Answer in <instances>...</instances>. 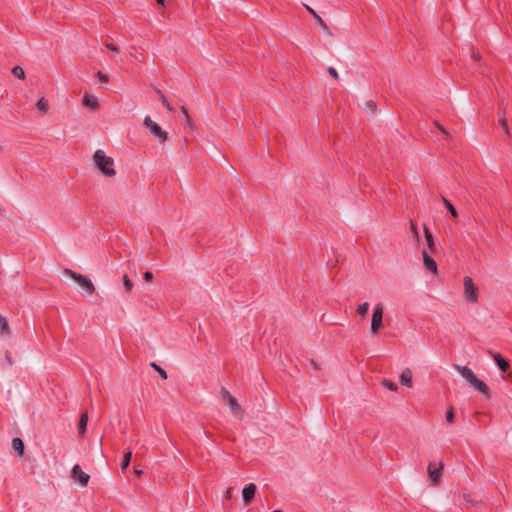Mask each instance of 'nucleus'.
Segmentation results:
<instances>
[{"label": "nucleus", "instance_id": "f257e3e1", "mask_svg": "<svg viewBox=\"0 0 512 512\" xmlns=\"http://www.w3.org/2000/svg\"><path fill=\"white\" fill-rule=\"evenodd\" d=\"M94 162L98 169L105 175V176H113L115 175V169L113 167L114 161L111 157L106 156L105 152L103 150H97L94 153L93 156Z\"/></svg>", "mask_w": 512, "mask_h": 512}, {"label": "nucleus", "instance_id": "f03ea898", "mask_svg": "<svg viewBox=\"0 0 512 512\" xmlns=\"http://www.w3.org/2000/svg\"><path fill=\"white\" fill-rule=\"evenodd\" d=\"M64 273L71 277L87 294L91 295L94 293L95 287L87 276L77 273L71 269H65Z\"/></svg>", "mask_w": 512, "mask_h": 512}, {"label": "nucleus", "instance_id": "7ed1b4c3", "mask_svg": "<svg viewBox=\"0 0 512 512\" xmlns=\"http://www.w3.org/2000/svg\"><path fill=\"white\" fill-rule=\"evenodd\" d=\"M143 123L147 128H149L151 135L161 144L167 141L168 133L154 122L150 116H145Z\"/></svg>", "mask_w": 512, "mask_h": 512}, {"label": "nucleus", "instance_id": "20e7f679", "mask_svg": "<svg viewBox=\"0 0 512 512\" xmlns=\"http://www.w3.org/2000/svg\"><path fill=\"white\" fill-rule=\"evenodd\" d=\"M464 296L467 301L476 303L478 301V288L474 284L472 278L464 277Z\"/></svg>", "mask_w": 512, "mask_h": 512}, {"label": "nucleus", "instance_id": "39448f33", "mask_svg": "<svg viewBox=\"0 0 512 512\" xmlns=\"http://www.w3.org/2000/svg\"><path fill=\"white\" fill-rule=\"evenodd\" d=\"M383 305L381 303H378L373 311L372 319H371V332L373 334H377L382 327L383 323Z\"/></svg>", "mask_w": 512, "mask_h": 512}, {"label": "nucleus", "instance_id": "423d86ee", "mask_svg": "<svg viewBox=\"0 0 512 512\" xmlns=\"http://www.w3.org/2000/svg\"><path fill=\"white\" fill-rule=\"evenodd\" d=\"M72 477L82 486H86L90 479V476L84 472L78 464L74 465L72 468Z\"/></svg>", "mask_w": 512, "mask_h": 512}, {"label": "nucleus", "instance_id": "0eeeda50", "mask_svg": "<svg viewBox=\"0 0 512 512\" xmlns=\"http://www.w3.org/2000/svg\"><path fill=\"white\" fill-rule=\"evenodd\" d=\"M453 368L459 372V374L469 383V385L472 383V381L477 378L476 374L467 366H461L458 364H454Z\"/></svg>", "mask_w": 512, "mask_h": 512}, {"label": "nucleus", "instance_id": "6e6552de", "mask_svg": "<svg viewBox=\"0 0 512 512\" xmlns=\"http://www.w3.org/2000/svg\"><path fill=\"white\" fill-rule=\"evenodd\" d=\"M422 258H423V263H424L425 268L428 271L432 272L433 274H437V272H438L437 263L433 258H431L428 255V251L426 249H424L422 251Z\"/></svg>", "mask_w": 512, "mask_h": 512}, {"label": "nucleus", "instance_id": "1a4fd4ad", "mask_svg": "<svg viewBox=\"0 0 512 512\" xmlns=\"http://www.w3.org/2000/svg\"><path fill=\"white\" fill-rule=\"evenodd\" d=\"M470 386L475 389L476 391H478L479 393H481L482 395H484L487 399L490 398V389L489 387L487 386V384L485 382H483L482 380L475 378L472 383L470 384Z\"/></svg>", "mask_w": 512, "mask_h": 512}, {"label": "nucleus", "instance_id": "9d476101", "mask_svg": "<svg viewBox=\"0 0 512 512\" xmlns=\"http://www.w3.org/2000/svg\"><path fill=\"white\" fill-rule=\"evenodd\" d=\"M222 394L223 397L227 399L228 405L234 413L241 412V406L237 402L236 398L233 397L228 390L222 388Z\"/></svg>", "mask_w": 512, "mask_h": 512}, {"label": "nucleus", "instance_id": "9b49d317", "mask_svg": "<svg viewBox=\"0 0 512 512\" xmlns=\"http://www.w3.org/2000/svg\"><path fill=\"white\" fill-rule=\"evenodd\" d=\"M442 469H443L442 463H439L438 466H436V464H434V463H429V465H428V474H429L430 479L434 483L438 482V480H439V478L441 476Z\"/></svg>", "mask_w": 512, "mask_h": 512}, {"label": "nucleus", "instance_id": "f8f14e48", "mask_svg": "<svg viewBox=\"0 0 512 512\" xmlns=\"http://www.w3.org/2000/svg\"><path fill=\"white\" fill-rule=\"evenodd\" d=\"M256 485L253 483L248 484L242 491L243 500L246 504L250 503L256 493Z\"/></svg>", "mask_w": 512, "mask_h": 512}, {"label": "nucleus", "instance_id": "ddd939ff", "mask_svg": "<svg viewBox=\"0 0 512 512\" xmlns=\"http://www.w3.org/2000/svg\"><path fill=\"white\" fill-rule=\"evenodd\" d=\"M489 354L493 357L496 364L498 365L499 369L502 372H506L509 368V363L499 354V353H492L489 351Z\"/></svg>", "mask_w": 512, "mask_h": 512}, {"label": "nucleus", "instance_id": "4468645a", "mask_svg": "<svg viewBox=\"0 0 512 512\" xmlns=\"http://www.w3.org/2000/svg\"><path fill=\"white\" fill-rule=\"evenodd\" d=\"M400 382L402 385L411 387L412 386V372L409 368L403 369L400 374Z\"/></svg>", "mask_w": 512, "mask_h": 512}, {"label": "nucleus", "instance_id": "2eb2a0df", "mask_svg": "<svg viewBox=\"0 0 512 512\" xmlns=\"http://www.w3.org/2000/svg\"><path fill=\"white\" fill-rule=\"evenodd\" d=\"M304 7L310 13V15L314 18V20L318 26H320L324 30L328 29L325 21L316 13V11L314 9H312L310 6H308L306 4H304Z\"/></svg>", "mask_w": 512, "mask_h": 512}, {"label": "nucleus", "instance_id": "dca6fc26", "mask_svg": "<svg viewBox=\"0 0 512 512\" xmlns=\"http://www.w3.org/2000/svg\"><path fill=\"white\" fill-rule=\"evenodd\" d=\"M424 235L427 242L428 250L433 253L435 251L436 245L434 242V238L432 233L430 232L429 228L424 225Z\"/></svg>", "mask_w": 512, "mask_h": 512}, {"label": "nucleus", "instance_id": "f3484780", "mask_svg": "<svg viewBox=\"0 0 512 512\" xmlns=\"http://www.w3.org/2000/svg\"><path fill=\"white\" fill-rule=\"evenodd\" d=\"M87 422H88V413L84 412L81 414V417L78 422V433L80 436H83L85 434Z\"/></svg>", "mask_w": 512, "mask_h": 512}, {"label": "nucleus", "instance_id": "a211bd4d", "mask_svg": "<svg viewBox=\"0 0 512 512\" xmlns=\"http://www.w3.org/2000/svg\"><path fill=\"white\" fill-rule=\"evenodd\" d=\"M83 104L92 110H96L99 107L97 99L91 98L87 94L83 97Z\"/></svg>", "mask_w": 512, "mask_h": 512}, {"label": "nucleus", "instance_id": "6ab92c4d", "mask_svg": "<svg viewBox=\"0 0 512 512\" xmlns=\"http://www.w3.org/2000/svg\"><path fill=\"white\" fill-rule=\"evenodd\" d=\"M0 334L3 336H7L10 334V327L8 321L2 315H0Z\"/></svg>", "mask_w": 512, "mask_h": 512}, {"label": "nucleus", "instance_id": "aec40b11", "mask_svg": "<svg viewBox=\"0 0 512 512\" xmlns=\"http://www.w3.org/2000/svg\"><path fill=\"white\" fill-rule=\"evenodd\" d=\"M12 447L14 450H16L19 453V455H23L24 443L20 438L16 437L12 440Z\"/></svg>", "mask_w": 512, "mask_h": 512}, {"label": "nucleus", "instance_id": "412c9836", "mask_svg": "<svg viewBox=\"0 0 512 512\" xmlns=\"http://www.w3.org/2000/svg\"><path fill=\"white\" fill-rule=\"evenodd\" d=\"M441 200L445 206V208L450 212V214L454 217V218H457L458 217V212L456 211V209L454 208V206L450 203V201H448L445 197H441Z\"/></svg>", "mask_w": 512, "mask_h": 512}, {"label": "nucleus", "instance_id": "4be33fe9", "mask_svg": "<svg viewBox=\"0 0 512 512\" xmlns=\"http://www.w3.org/2000/svg\"><path fill=\"white\" fill-rule=\"evenodd\" d=\"M131 458H132V451H127L126 453H124L123 455V459H122V462H121V468L123 470L127 469L130 462H131Z\"/></svg>", "mask_w": 512, "mask_h": 512}, {"label": "nucleus", "instance_id": "5701e85b", "mask_svg": "<svg viewBox=\"0 0 512 512\" xmlns=\"http://www.w3.org/2000/svg\"><path fill=\"white\" fill-rule=\"evenodd\" d=\"M12 74L18 79H25V72L23 68L18 65L12 68Z\"/></svg>", "mask_w": 512, "mask_h": 512}, {"label": "nucleus", "instance_id": "b1692460", "mask_svg": "<svg viewBox=\"0 0 512 512\" xmlns=\"http://www.w3.org/2000/svg\"><path fill=\"white\" fill-rule=\"evenodd\" d=\"M36 107L39 111H41L43 113H46L49 108L47 100L43 97L41 99H39V101L36 104Z\"/></svg>", "mask_w": 512, "mask_h": 512}, {"label": "nucleus", "instance_id": "393cba45", "mask_svg": "<svg viewBox=\"0 0 512 512\" xmlns=\"http://www.w3.org/2000/svg\"><path fill=\"white\" fill-rule=\"evenodd\" d=\"M433 124L443 134L446 140H449L451 138L450 133L438 121H434Z\"/></svg>", "mask_w": 512, "mask_h": 512}, {"label": "nucleus", "instance_id": "a878e982", "mask_svg": "<svg viewBox=\"0 0 512 512\" xmlns=\"http://www.w3.org/2000/svg\"><path fill=\"white\" fill-rule=\"evenodd\" d=\"M433 124L443 134L446 140H449L451 138L450 133L438 121H434Z\"/></svg>", "mask_w": 512, "mask_h": 512}, {"label": "nucleus", "instance_id": "bb28decb", "mask_svg": "<svg viewBox=\"0 0 512 512\" xmlns=\"http://www.w3.org/2000/svg\"><path fill=\"white\" fill-rule=\"evenodd\" d=\"M368 309H369V303L368 302H364L362 304H360L357 308V313L362 316V317H365L367 312H368Z\"/></svg>", "mask_w": 512, "mask_h": 512}, {"label": "nucleus", "instance_id": "cd10ccee", "mask_svg": "<svg viewBox=\"0 0 512 512\" xmlns=\"http://www.w3.org/2000/svg\"><path fill=\"white\" fill-rule=\"evenodd\" d=\"M157 94L159 95L160 97V100H161V103L163 104V106L168 109L169 111H172L173 108L172 106L170 105V103L168 102L167 98L165 97V95L160 91V90H157Z\"/></svg>", "mask_w": 512, "mask_h": 512}, {"label": "nucleus", "instance_id": "c85d7f7f", "mask_svg": "<svg viewBox=\"0 0 512 512\" xmlns=\"http://www.w3.org/2000/svg\"><path fill=\"white\" fill-rule=\"evenodd\" d=\"M410 229H411V233L415 239V241L418 243L419 242V232H418V229H417V224L416 222L414 221H411L410 223Z\"/></svg>", "mask_w": 512, "mask_h": 512}, {"label": "nucleus", "instance_id": "c756f323", "mask_svg": "<svg viewBox=\"0 0 512 512\" xmlns=\"http://www.w3.org/2000/svg\"><path fill=\"white\" fill-rule=\"evenodd\" d=\"M382 384L384 387H386L390 391H397V389H398L397 385L390 380H383Z\"/></svg>", "mask_w": 512, "mask_h": 512}, {"label": "nucleus", "instance_id": "7c9ffc66", "mask_svg": "<svg viewBox=\"0 0 512 512\" xmlns=\"http://www.w3.org/2000/svg\"><path fill=\"white\" fill-rule=\"evenodd\" d=\"M151 366H152V367H153V368H154V369H155V370L160 374V376H161L163 379H166V378H167V373H166V371H165L162 367L158 366V365H157L156 363H154V362H152V363H151Z\"/></svg>", "mask_w": 512, "mask_h": 512}, {"label": "nucleus", "instance_id": "2f4dec72", "mask_svg": "<svg viewBox=\"0 0 512 512\" xmlns=\"http://www.w3.org/2000/svg\"><path fill=\"white\" fill-rule=\"evenodd\" d=\"M123 283L127 291H131L133 288V282L129 279L127 275H124L123 277Z\"/></svg>", "mask_w": 512, "mask_h": 512}, {"label": "nucleus", "instance_id": "473e14b6", "mask_svg": "<svg viewBox=\"0 0 512 512\" xmlns=\"http://www.w3.org/2000/svg\"><path fill=\"white\" fill-rule=\"evenodd\" d=\"M454 417H455V414H454V410H453V407H450L447 412H446V421L448 423H452L454 421Z\"/></svg>", "mask_w": 512, "mask_h": 512}, {"label": "nucleus", "instance_id": "72a5a7b5", "mask_svg": "<svg viewBox=\"0 0 512 512\" xmlns=\"http://www.w3.org/2000/svg\"><path fill=\"white\" fill-rule=\"evenodd\" d=\"M96 75L98 79L103 83H107L109 81V76L102 73L101 71H98Z\"/></svg>", "mask_w": 512, "mask_h": 512}, {"label": "nucleus", "instance_id": "f704fd0d", "mask_svg": "<svg viewBox=\"0 0 512 512\" xmlns=\"http://www.w3.org/2000/svg\"><path fill=\"white\" fill-rule=\"evenodd\" d=\"M499 123L502 126L503 130L508 134L509 128H508V124H507L505 117H500Z\"/></svg>", "mask_w": 512, "mask_h": 512}, {"label": "nucleus", "instance_id": "c9c22d12", "mask_svg": "<svg viewBox=\"0 0 512 512\" xmlns=\"http://www.w3.org/2000/svg\"><path fill=\"white\" fill-rule=\"evenodd\" d=\"M181 112H182V114L184 115L186 122H187L188 124H190L191 119H190V117H189V114H188L187 109H186L184 106H182V107H181Z\"/></svg>", "mask_w": 512, "mask_h": 512}, {"label": "nucleus", "instance_id": "e433bc0d", "mask_svg": "<svg viewBox=\"0 0 512 512\" xmlns=\"http://www.w3.org/2000/svg\"><path fill=\"white\" fill-rule=\"evenodd\" d=\"M328 73L335 79H338L339 78V75H338V72L336 71L335 68L333 67H329L328 68Z\"/></svg>", "mask_w": 512, "mask_h": 512}, {"label": "nucleus", "instance_id": "4c0bfd02", "mask_svg": "<svg viewBox=\"0 0 512 512\" xmlns=\"http://www.w3.org/2000/svg\"><path fill=\"white\" fill-rule=\"evenodd\" d=\"M105 47H106L108 50L112 51V52H117V51H118V48H117L114 44H112V43H107V44L105 45Z\"/></svg>", "mask_w": 512, "mask_h": 512}, {"label": "nucleus", "instance_id": "58836bf2", "mask_svg": "<svg viewBox=\"0 0 512 512\" xmlns=\"http://www.w3.org/2000/svg\"><path fill=\"white\" fill-rule=\"evenodd\" d=\"M143 276L147 282H150L153 279V274L150 271H146Z\"/></svg>", "mask_w": 512, "mask_h": 512}, {"label": "nucleus", "instance_id": "ea45409f", "mask_svg": "<svg viewBox=\"0 0 512 512\" xmlns=\"http://www.w3.org/2000/svg\"><path fill=\"white\" fill-rule=\"evenodd\" d=\"M368 108L373 112L376 109V104L374 101L370 100L366 102Z\"/></svg>", "mask_w": 512, "mask_h": 512}, {"label": "nucleus", "instance_id": "a19ab883", "mask_svg": "<svg viewBox=\"0 0 512 512\" xmlns=\"http://www.w3.org/2000/svg\"><path fill=\"white\" fill-rule=\"evenodd\" d=\"M6 359H7L8 363H9L10 365H12V359H11V356H10V353H9V352H7V353H6Z\"/></svg>", "mask_w": 512, "mask_h": 512}, {"label": "nucleus", "instance_id": "79ce46f5", "mask_svg": "<svg viewBox=\"0 0 512 512\" xmlns=\"http://www.w3.org/2000/svg\"><path fill=\"white\" fill-rule=\"evenodd\" d=\"M472 56L475 60H479L481 58V56L476 52H473Z\"/></svg>", "mask_w": 512, "mask_h": 512}, {"label": "nucleus", "instance_id": "37998d69", "mask_svg": "<svg viewBox=\"0 0 512 512\" xmlns=\"http://www.w3.org/2000/svg\"><path fill=\"white\" fill-rule=\"evenodd\" d=\"M311 365L313 366V368L318 369V365L313 359L311 360Z\"/></svg>", "mask_w": 512, "mask_h": 512}, {"label": "nucleus", "instance_id": "c03bdc74", "mask_svg": "<svg viewBox=\"0 0 512 512\" xmlns=\"http://www.w3.org/2000/svg\"><path fill=\"white\" fill-rule=\"evenodd\" d=\"M157 3L161 6H164L165 5V0H156Z\"/></svg>", "mask_w": 512, "mask_h": 512}, {"label": "nucleus", "instance_id": "a18cd8bd", "mask_svg": "<svg viewBox=\"0 0 512 512\" xmlns=\"http://www.w3.org/2000/svg\"><path fill=\"white\" fill-rule=\"evenodd\" d=\"M273 512H281V511H280V510H275V511H273Z\"/></svg>", "mask_w": 512, "mask_h": 512}]
</instances>
